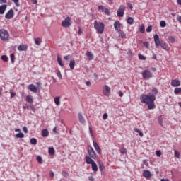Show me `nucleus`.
<instances>
[{"label": "nucleus", "mask_w": 181, "mask_h": 181, "mask_svg": "<svg viewBox=\"0 0 181 181\" xmlns=\"http://www.w3.org/2000/svg\"><path fill=\"white\" fill-rule=\"evenodd\" d=\"M156 97L152 93L141 94L140 95V101L142 104H146L148 105V110H155L156 105H155V100Z\"/></svg>", "instance_id": "f257e3e1"}, {"label": "nucleus", "mask_w": 181, "mask_h": 181, "mask_svg": "<svg viewBox=\"0 0 181 181\" xmlns=\"http://www.w3.org/2000/svg\"><path fill=\"white\" fill-rule=\"evenodd\" d=\"M153 39L156 47H161L164 50H166V52H169V45H168L166 42L160 41V38H159V35L158 34L154 35Z\"/></svg>", "instance_id": "f03ea898"}, {"label": "nucleus", "mask_w": 181, "mask_h": 181, "mask_svg": "<svg viewBox=\"0 0 181 181\" xmlns=\"http://www.w3.org/2000/svg\"><path fill=\"white\" fill-rule=\"evenodd\" d=\"M94 28L97 30V33L103 35V33H104V28H105V25L103 22L98 23L97 21H95Z\"/></svg>", "instance_id": "7ed1b4c3"}, {"label": "nucleus", "mask_w": 181, "mask_h": 181, "mask_svg": "<svg viewBox=\"0 0 181 181\" xmlns=\"http://www.w3.org/2000/svg\"><path fill=\"white\" fill-rule=\"evenodd\" d=\"M0 39L4 42L9 40V33L5 29L0 30Z\"/></svg>", "instance_id": "20e7f679"}, {"label": "nucleus", "mask_w": 181, "mask_h": 181, "mask_svg": "<svg viewBox=\"0 0 181 181\" xmlns=\"http://www.w3.org/2000/svg\"><path fill=\"white\" fill-rule=\"evenodd\" d=\"M63 28H70L71 26V18L66 17L65 20L62 21Z\"/></svg>", "instance_id": "39448f33"}, {"label": "nucleus", "mask_w": 181, "mask_h": 181, "mask_svg": "<svg viewBox=\"0 0 181 181\" xmlns=\"http://www.w3.org/2000/svg\"><path fill=\"white\" fill-rule=\"evenodd\" d=\"M142 76L144 80H149V78H152V73L149 70H144L142 72Z\"/></svg>", "instance_id": "423d86ee"}, {"label": "nucleus", "mask_w": 181, "mask_h": 181, "mask_svg": "<svg viewBox=\"0 0 181 181\" xmlns=\"http://www.w3.org/2000/svg\"><path fill=\"white\" fill-rule=\"evenodd\" d=\"M88 153L89 156L92 158V159H96L97 154H95V151H94V149L91 146H88Z\"/></svg>", "instance_id": "0eeeda50"}, {"label": "nucleus", "mask_w": 181, "mask_h": 181, "mask_svg": "<svg viewBox=\"0 0 181 181\" xmlns=\"http://www.w3.org/2000/svg\"><path fill=\"white\" fill-rule=\"evenodd\" d=\"M125 11V6L124 5H120L117 11V15L119 18H122L124 16V12Z\"/></svg>", "instance_id": "6e6552de"}, {"label": "nucleus", "mask_w": 181, "mask_h": 181, "mask_svg": "<svg viewBox=\"0 0 181 181\" xmlns=\"http://www.w3.org/2000/svg\"><path fill=\"white\" fill-rule=\"evenodd\" d=\"M93 144L94 148L95 149L97 153H98L99 155H101V148H100V146L98 145L97 141L93 140Z\"/></svg>", "instance_id": "1a4fd4ad"}, {"label": "nucleus", "mask_w": 181, "mask_h": 181, "mask_svg": "<svg viewBox=\"0 0 181 181\" xmlns=\"http://www.w3.org/2000/svg\"><path fill=\"white\" fill-rule=\"evenodd\" d=\"M13 15H15L13 10H9L5 15L6 19H12L13 18Z\"/></svg>", "instance_id": "9d476101"}, {"label": "nucleus", "mask_w": 181, "mask_h": 181, "mask_svg": "<svg viewBox=\"0 0 181 181\" xmlns=\"http://www.w3.org/2000/svg\"><path fill=\"white\" fill-rule=\"evenodd\" d=\"M110 93H111V88H110V86L105 85V88L103 89L104 95H106V97H108V95H110Z\"/></svg>", "instance_id": "9b49d317"}, {"label": "nucleus", "mask_w": 181, "mask_h": 181, "mask_svg": "<svg viewBox=\"0 0 181 181\" xmlns=\"http://www.w3.org/2000/svg\"><path fill=\"white\" fill-rule=\"evenodd\" d=\"M143 176L146 179H151V177H152V173H151V171L149 170H144L143 172Z\"/></svg>", "instance_id": "f8f14e48"}, {"label": "nucleus", "mask_w": 181, "mask_h": 181, "mask_svg": "<svg viewBox=\"0 0 181 181\" xmlns=\"http://www.w3.org/2000/svg\"><path fill=\"white\" fill-rule=\"evenodd\" d=\"M114 28L117 32L121 30V23L119 21H115L114 23Z\"/></svg>", "instance_id": "ddd939ff"}, {"label": "nucleus", "mask_w": 181, "mask_h": 181, "mask_svg": "<svg viewBox=\"0 0 181 181\" xmlns=\"http://www.w3.org/2000/svg\"><path fill=\"white\" fill-rule=\"evenodd\" d=\"M28 90H30V91H32V93H37V87L35 86V85L33 84H30L28 85Z\"/></svg>", "instance_id": "4468645a"}, {"label": "nucleus", "mask_w": 181, "mask_h": 181, "mask_svg": "<svg viewBox=\"0 0 181 181\" xmlns=\"http://www.w3.org/2000/svg\"><path fill=\"white\" fill-rule=\"evenodd\" d=\"M28 49V45L21 44L18 47V50L19 52H25Z\"/></svg>", "instance_id": "2eb2a0df"}, {"label": "nucleus", "mask_w": 181, "mask_h": 181, "mask_svg": "<svg viewBox=\"0 0 181 181\" xmlns=\"http://www.w3.org/2000/svg\"><path fill=\"white\" fill-rule=\"evenodd\" d=\"M48 153L49 156H51V158H53V156H54V154L56 153V150H54V148L53 147H49Z\"/></svg>", "instance_id": "dca6fc26"}, {"label": "nucleus", "mask_w": 181, "mask_h": 181, "mask_svg": "<svg viewBox=\"0 0 181 181\" xmlns=\"http://www.w3.org/2000/svg\"><path fill=\"white\" fill-rule=\"evenodd\" d=\"M78 117L79 122H81L82 125H85L86 119H84V117H83V115L81 114V112L78 113Z\"/></svg>", "instance_id": "f3484780"}, {"label": "nucleus", "mask_w": 181, "mask_h": 181, "mask_svg": "<svg viewBox=\"0 0 181 181\" xmlns=\"http://www.w3.org/2000/svg\"><path fill=\"white\" fill-rule=\"evenodd\" d=\"M171 86H173V87H179V86H180V81L177 79L173 80L171 81Z\"/></svg>", "instance_id": "a211bd4d"}, {"label": "nucleus", "mask_w": 181, "mask_h": 181, "mask_svg": "<svg viewBox=\"0 0 181 181\" xmlns=\"http://www.w3.org/2000/svg\"><path fill=\"white\" fill-rule=\"evenodd\" d=\"M98 166L101 173H104V172H105V166H104V163H103L101 161H99Z\"/></svg>", "instance_id": "6ab92c4d"}, {"label": "nucleus", "mask_w": 181, "mask_h": 181, "mask_svg": "<svg viewBox=\"0 0 181 181\" xmlns=\"http://www.w3.org/2000/svg\"><path fill=\"white\" fill-rule=\"evenodd\" d=\"M85 160L88 165H92L93 163H94V161L93 160L92 158L88 156H86L85 157Z\"/></svg>", "instance_id": "aec40b11"}, {"label": "nucleus", "mask_w": 181, "mask_h": 181, "mask_svg": "<svg viewBox=\"0 0 181 181\" xmlns=\"http://www.w3.org/2000/svg\"><path fill=\"white\" fill-rule=\"evenodd\" d=\"M7 6H6V4L0 6V15H4L5 13V11H6Z\"/></svg>", "instance_id": "412c9836"}, {"label": "nucleus", "mask_w": 181, "mask_h": 181, "mask_svg": "<svg viewBox=\"0 0 181 181\" xmlns=\"http://www.w3.org/2000/svg\"><path fill=\"white\" fill-rule=\"evenodd\" d=\"M25 100L27 103H29V104H33V96H32L31 95H28L25 97Z\"/></svg>", "instance_id": "4be33fe9"}, {"label": "nucleus", "mask_w": 181, "mask_h": 181, "mask_svg": "<svg viewBox=\"0 0 181 181\" xmlns=\"http://www.w3.org/2000/svg\"><path fill=\"white\" fill-rule=\"evenodd\" d=\"M57 61L58 64H59V66H61V67H63L64 66V64H63V61H62V57H60V55H57Z\"/></svg>", "instance_id": "5701e85b"}, {"label": "nucleus", "mask_w": 181, "mask_h": 181, "mask_svg": "<svg viewBox=\"0 0 181 181\" xmlns=\"http://www.w3.org/2000/svg\"><path fill=\"white\" fill-rule=\"evenodd\" d=\"M75 66H76V61H74V59L71 60L69 63V67L71 70H74Z\"/></svg>", "instance_id": "b1692460"}, {"label": "nucleus", "mask_w": 181, "mask_h": 181, "mask_svg": "<svg viewBox=\"0 0 181 181\" xmlns=\"http://www.w3.org/2000/svg\"><path fill=\"white\" fill-rule=\"evenodd\" d=\"M86 57H88V60H93L94 54H93V52H87Z\"/></svg>", "instance_id": "393cba45"}, {"label": "nucleus", "mask_w": 181, "mask_h": 181, "mask_svg": "<svg viewBox=\"0 0 181 181\" xmlns=\"http://www.w3.org/2000/svg\"><path fill=\"white\" fill-rule=\"evenodd\" d=\"M117 32L122 39H126L127 35L125 34V33L124 31L120 30L119 31H117Z\"/></svg>", "instance_id": "a878e982"}, {"label": "nucleus", "mask_w": 181, "mask_h": 181, "mask_svg": "<svg viewBox=\"0 0 181 181\" xmlns=\"http://www.w3.org/2000/svg\"><path fill=\"white\" fill-rule=\"evenodd\" d=\"M92 166V170L93 172H97L98 170V167L97 166V163H95V161L91 164Z\"/></svg>", "instance_id": "bb28decb"}, {"label": "nucleus", "mask_w": 181, "mask_h": 181, "mask_svg": "<svg viewBox=\"0 0 181 181\" xmlns=\"http://www.w3.org/2000/svg\"><path fill=\"white\" fill-rule=\"evenodd\" d=\"M151 95H158V93H159V90H158V88H153L152 90H151Z\"/></svg>", "instance_id": "cd10ccee"}, {"label": "nucleus", "mask_w": 181, "mask_h": 181, "mask_svg": "<svg viewBox=\"0 0 181 181\" xmlns=\"http://www.w3.org/2000/svg\"><path fill=\"white\" fill-rule=\"evenodd\" d=\"M134 132H137V134H139V136H141V138H142V136H144V133L141 130H139V129L134 128Z\"/></svg>", "instance_id": "c85d7f7f"}, {"label": "nucleus", "mask_w": 181, "mask_h": 181, "mask_svg": "<svg viewBox=\"0 0 181 181\" xmlns=\"http://www.w3.org/2000/svg\"><path fill=\"white\" fill-rule=\"evenodd\" d=\"M54 101L56 104V105H60V97L59 96H57L54 98Z\"/></svg>", "instance_id": "c756f323"}, {"label": "nucleus", "mask_w": 181, "mask_h": 181, "mask_svg": "<svg viewBox=\"0 0 181 181\" xmlns=\"http://www.w3.org/2000/svg\"><path fill=\"white\" fill-rule=\"evenodd\" d=\"M35 45H37V46H40V45L42 43V39H40V37L35 38Z\"/></svg>", "instance_id": "7c9ffc66"}, {"label": "nucleus", "mask_w": 181, "mask_h": 181, "mask_svg": "<svg viewBox=\"0 0 181 181\" xmlns=\"http://www.w3.org/2000/svg\"><path fill=\"white\" fill-rule=\"evenodd\" d=\"M158 124H160L161 127H163V119L162 118V115L158 116Z\"/></svg>", "instance_id": "2f4dec72"}, {"label": "nucleus", "mask_w": 181, "mask_h": 181, "mask_svg": "<svg viewBox=\"0 0 181 181\" xmlns=\"http://www.w3.org/2000/svg\"><path fill=\"white\" fill-rule=\"evenodd\" d=\"M127 22L129 23V25H134V18L132 17H129L127 19Z\"/></svg>", "instance_id": "473e14b6"}, {"label": "nucleus", "mask_w": 181, "mask_h": 181, "mask_svg": "<svg viewBox=\"0 0 181 181\" xmlns=\"http://www.w3.org/2000/svg\"><path fill=\"white\" fill-rule=\"evenodd\" d=\"M139 30L140 33H145V25L144 24H141Z\"/></svg>", "instance_id": "72a5a7b5"}, {"label": "nucleus", "mask_w": 181, "mask_h": 181, "mask_svg": "<svg viewBox=\"0 0 181 181\" xmlns=\"http://www.w3.org/2000/svg\"><path fill=\"white\" fill-rule=\"evenodd\" d=\"M30 143L31 145H36V144H37V140L35 138H32L30 140Z\"/></svg>", "instance_id": "f704fd0d"}, {"label": "nucleus", "mask_w": 181, "mask_h": 181, "mask_svg": "<svg viewBox=\"0 0 181 181\" xmlns=\"http://www.w3.org/2000/svg\"><path fill=\"white\" fill-rule=\"evenodd\" d=\"M1 60L5 62H8L9 60V58H8V56L6 55H2L1 56Z\"/></svg>", "instance_id": "c9c22d12"}, {"label": "nucleus", "mask_w": 181, "mask_h": 181, "mask_svg": "<svg viewBox=\"0 0 181 181\" xmlns=\"http://www.w3.org/2000/svg\"><path fill=\"white\" fill-rule=\"evenodd\" d=\"M16 138H25V134H23L22 132H20L16 134Z\"/></svg>", "instance_id": "e433bc0d"}, {"label": "nucleus", "mask_w": 181, "mask_h": 181, "mask_svg": "<svg viewBox=\"0 0 181 181\" xmlns=\"http://www.w3.org/2000/svg\"><path fill=\"white\" fill-rule=\"evenodd\" d=\"M174 93L175 94H176L177 95V94H180L181 93V88H176L175 90H174Z\"/></svg>", "instance_id": "4c0bfd02"}, {"label": "nucleus", "mask_w": 181, "mask_h": 181, "mask_svg": "<svg viewBox=\"0 0 181 181\" xmlns=\"http://www.w3.org/2000/svg\"><path fill=\"white\" fill-rule=\"evenodd\" d=\"M168 40H170L171 43H175V42L176 41L175 37L173 36H168Z\"/></svg>", "instance_id": "58836bf2"}, {"label": "nucleus", "mask_w": 181, "mask_h": 181, "mask_svg": "<svg viewBox=\"0 0 181 181\" xmlns=\"http://www.w3.org/2000/svg\"><path fill=\"white\" fill-rule=\"evenodd\" d=\"M10 58H11L12 64H13V63H15V54H11L10 55Z\"/></svg>", "instance_id": "ea45409f"}, {"label": "nucleus", "mask_w": 181, "mask_h": 181, "mask_svg": "<svg viewBox=\"0 0 181 181\" xmlns=\"http://www.w3.org/2000/svg\"><path fill=\"white\" fill-rule=\"evenodd\" d=\"M138 57L139 60H146V57H145L142 54H139Z\"/></svg>", "instance_id": "a19ab883"}, {"label": "nucleus", "mask_w": 181, "mask_h": 181, "mask_svg": "<svg viewBox=\"0 0 181 181\" xmlns=\"http://www.w3.org/2000/svg\"><path fill=\"white\" fill-rule=\"evenodd\" d=\"M37 160L38 162V163H43V159H42V157L40 156H37Z\"/></svg>", "instance_id": "79ce46f5"}, {"label": "nucleus", "mask_w": 181, "mask_h": 181, "mask_svg": "<svg viewBox=\"0 0 181 181\" xmlns=\"http://www.w3.org/2000/svg\"><path fill=\"white\" fill-rule=\"evenodd\" d=\"M11 1H13V4H15L17 8H19V6H21V4H19V0H11Z\"/></svg>", "instance_id": "37998d69"}, {"label": "nucleus", "mask_w": 181, "mask_h": 181, "mask_svg": "<svg viewBox=\"0 0 181 181\" xmlns=\"http://www.w3.org/2000/svg\"><path fill=\"white\" fill-rule=\"evenodd\" d=\"M174 155L175 158H177L178 159L180 158V153H179L177 151H174Z\"/></svg>", "instance_id": "c03bdc74"}, {"label": "nucleus", "mask_w": 181, "mask_h": 181, "mask_svg": "<svg viewBox=\"0 0 181 181\" xmlns=\"http://www.w3.org/2000/svg\"><path fill=\"white\" fill-rule=\"evenodd\" d=\"M119 152H120V153H122V155H124V154L127 153V148H120Z\"/></svg>", "instance_id": "a18cd8bd"}, {"label": "nucleus", "mask_w": 181, "mask_h": 181, "mask_svg": "<svg viewBox=\"0 0 181 181\" xmlns=\"http://www.w3.org/2000/svg\"><path fill=\"white\" fill-rule=\"evenodd\" d=\"M104 12L108 16H110L111 15V13H110V9H108V8H105Z\"/></svg>", "instance_id": "49530a36"}, {"label": "nucleus", "mask_w": 181, "mask_h": 181, "mask_svg": "<svg viewBox=\"0 0 181 181\" xmlns=\"http://www.w3.org/2000/svg\"><path fill=\"white\" fill-rule=\"evenodd\" d=\"M62 175L64 176V177H67V176H69V173L66 172V170H63Z\"/></svg>", "instance_id": "de8ad7c7"}, {"label": "nucleus", "mask_w": 181, "mask_h": 181, "mask_svg": "<svg viewBox=\"0 0 181 181\" xmlns=\"http://www.w3.org/2000/svg\"><path fill=\"white\" fill-rule=\"evenodd\" d=\"M165 26H166V21H160V27H161V28H165Z\"/></svg>", "instance_id": "09e8293b"}, {"label": "nucleus", "mask_w": 181, "mask_h": 181, "mask_svg": "<svg viewBox=\"0 0 181 181\" xmlns=\"http://www.w3.org/2000/svg\"><path fill=\"white\" fill-rule=\"evenodd\" d=\"M57 77L59 78V80H62L63 78V76H62V72H60V71H57Z\"/></svg>", "instance_id": "8fccbe9b"}, {"label": "nucleus", "mask_w": 181, "mask_h": 181, "mask_svg": "<svg viewBox=\"0 0 181 181\" xmlns=\"http://www.w3.org/2000/svg\"><path fill=\"white\" fill-rule=\"evenodd\" d=\"M146 32L149 33V32H152V25L148 26V28L146 29Z\"/></svg>", "instance_id": "3c124183"}, {"label": "nucleus", "mask_w": 181, "mask_h": 181, "mask_svg": "<svg viewBox=\"0 0 181 181\" xmlns=\"http://www.w3.org/2000/svg\"><path fill=\"white\" fill-rule=\"evenodd\" d=\"M143 45L146 47V49H149V42H144Z\"/></svg>", "instance_id": "603ef678"}, {"label": "nucleus", "mask_w": 181, "mask_h": 181, "mask_svg": "<svg viewBox=\"0 0 181 181\" xmlns=\"http://www.w3.org/2000/svg\"><path fill=\"white\" fill-rule=\"evenodd\" d=\"M107 118H108V114L104 113L103 115V119H104V121H105V119H107Z\"/></svg>", "instance_id": "864d4df0"}, {"label": "nucleus", "mask_w": 181, "mask_h": 181, "mask_svg": "<svg viewBox=\"0 0 181 181\" xmlns=\"http://www.w3.org/2000/svg\"><path fill=\"white\" fill-rule=\"evenodd\" d=\"M71 55H66V56H65V57H64V60H66V62H67L68 60H69V59H71Z\"/></svg>", "instance_id": "5fc2aeb1"}, {"label": "nucleus", "mask_w": 181, "mask_h": 181, "mask_svg": "<svg viewBox=\"0 0 181 181\" xmlns=\"http://www.w3.org/2000/svg\"><path fill=\"white\" fill-rule=\"evenodd\" d=\"M143 163H144V165H145L146 166H149V163H148V160H143Z\"/></svg>", "instance_id": "6e6d98bb"}, {"label": "nucleus", "mask_w": 181, "mask_h": 181, "mask_svg": "<svg viewBox=\"0 0 181 181\" xmlns=\"http://www.w3.org/2000/svg\"><path fill=\"white\" fill-rule=\"evenodd\" d=\"M10 94H11V98H13V97L16 95V93H14V92H10Z\"/></svg>", "instance_id": "4d7b16f0"}, {"label": "nucleus", "mask_w": 181, "mask_h": 181, "mask_svg": "<svg viewBox=\"0 0 181 181\" xmlns=\"http://www.w3.org/2000/svg\"><path fill=\"white\" fill-rule=\"evenodd\" d=\"M89 132L91 136H94V134H93V129L90 127H89Z\"/></svg>", "instance_id": "13d9d810"}, {"label": "nucleus", "mask_w": 181, "mask_h": 181, "mask_svg": "<svg viewBox=\"0 0 181 181\" xmlns=\"http://www.w3.org/2000/svg\"><path fill=\"white\" fill-rule=\"evenodd\" d=\"M23 131L25 134H28V128L26 127H23Z\"/></svg>", "instance_id": "bf43d9fd"}, {"label": "nucleus", "mask_w": 181, "mask_h": 181, "mask_svg": "<svg viewBox=\"0 0 181 181\" xmlns=\"http://www.w3.org/2000/svg\"><path fill=\"white\" fill-rule=\"evenodd\" d=\"M42 136H46V129H44L42 132Z\"/></svg>", "instance_id": "052dcab7"}, {"label": "nucleus", "mask_w": 181, "mask_h": 181, "mask_svg": "<svg viewBox=\"0 0 181 181\" xmlns=\"http://www.w3.org/2000/svg\"><path fill=\"white\" fill-rule=\"evenodd\" d=\"M98 9V11H104V6H99Z\"/></svg>", "instance_id": "680f3d73"}, {"label": "nucleus", "mask_w": 181, "mask_h": 181, "mask_svg": "<svg viewBox=\"0 0 181 181\" xmlns=\"http://www.w3.org/2000/svg\"><path fill=\"white\" fill-rule=\"evenodd\" d=\"M78 35H83V30H81V28H78Z\"/></svg>", "instance_id": "e2e57ef3"}, {"label": "nucleus", "mask_w": 181, "mask_h": 181, "mask_svg": "<svg viewBox=\"0 0 181 181\" xmlns=\"http://www.w3.org/2000/svg\"><path fill=\"white\" fill-rule=\"evenodd\" d=\"M52 132H54V134H57V127H54L52 129Z\"/></svg>", "instance_id": "0e129e2a"}, {"label": "nucleus", "mask_w": 181, "mask_h": 181, "mask_svg": "<svg viewBox=\"0 0 181 181\" xmlns=\"http://www.w3.org/2000/svg\"><path fill=\"white\" fill-rule=\"evenodd\" d=\"M160 155H162V153L160 152V151H156V156H160Z\"/></svg>", "instance_id": "69168bd1"}, {"label": "nucleus", "mask_w": 181, "mask_h": 181, "mask_svg": "<svg viewBox=\"0 0 181 181\" xmlns=\"http://www.w3.org/2000/svg\"><path fill=\"white\" fill-rule=\"evenodd\" d=\"M88 180L89 181H94V177H93V176H90V177H88Z\"/></svg>", "instance_id": "338daca9"}, {"label": "nucleus", "mask_w": 181, "mask_h": 181, "mask_svg": "<svg viewBox=\"0 0 181 181\" xmlns=\"http://www.w3.org/2000/svg\"><path fill=\"white\" fill-rule=\"evenodd\" d=\"M177 21H178V22H180L181 23V16H179L177 18Z\"/></svg>", "instance_id": "774afa93"}]
</instances>
